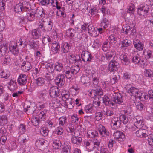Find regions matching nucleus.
<instances>
[{"label":"nucleus","instance_id":"obj_27","mask_svg":"<svg viewBox=\"0 0 153 153\" xmlns=\"http://www.w3.org/2000/svg\"><path fill=\"white\" fill-rule=\"evenodd\" d=\"M22 8H23L22 3H19L16 5L14 7V10L16 13H22Z\"/></svg>","mask_w":153,"mask_h":153},{"label":"nucleus","instance_id":"obj_38","mask_svg":"<svg viewBox=\"0 0 153 153\" xmlns=\"http://www.w3.org/2000/svg\"><path fill=\"white\" fill-rule=\"evenodd\" d=\"M42 43L44 45H49L51 43V40L50 37L46 35L44 36L43 38Z\"/></svg>","mask_w":153,"mask_h":153},{"label":"nucleus","instance_id":"obj_33","mask_svg":"<svg viewBox=\"0 0 153 153\" xmlns=\"http://www.w3.org/2000/svg\"><path fill=\"white\" fill-rule=\"evenodd\" d=\"M69 66H67L64 70V72L66 77L68 79H70L73 74L71 72H70Z\"/></svg>","mask_w":153,"mask_h":153},{"label":"nucleus","instance_id":"obj_19","mask_svg":"<svg viewBox=\"0 0 153 153\" xmlns=\"http://www.w3.org/2000/svg\"><path fill=\"white\" fill-rule=\"evenodd\" d=\"M34 12L36 18H42L45 17V14L43 9H37Z\"/></svg>","mask_w":153,"mask_h":153},{"label":"nucleus","instance_id":"obj_16","mask_svg":"<svg viewBox=\"0 0 153 153\" xmlns=\"http://www.w3.org/2000/svg\"><path fill=\"white\" fill-rule=\"evenodd\" d=\"M60 48L59 43L56 42L52 43L51 49L54 53H56Z\"/></svg>","mask_w":153,"mask_h":153},{"label":"nucleus","instance_id":"obj_28","mask_svg":"<svg viewBox=\"0 0 153 153\" xmlns=\"http://www.w3.org/2000/svg\"><path fill=\"white\" fill-rule=\"evenodd\" d=\"M70 46L68 43H65L63 45L62 48L61 50L62 55H65L69 51Z\"/></svg>","mask_w":153,"mask_h":153},{"label":"nucleus","instance_id":"obj_49","mask_svg":"<svg viewBox=\"0 0 153 153\" xmlns=\"http://www.w3.org/2000/svg\"><path fill=\"white\" fill-rule=\"evenodd\" d=\"M100 102L99 100V98L96 97L93 101V105L95 107H97L100 105Z\"/></svg>","mask_w":153,"mask_h":153},{"label":"nucleus","instance_id":"obj_6","mask_svg":"<svg viewBox=\"0 0 153 153\" xmlns=\"http://www.w3.org/2000/svg\"><path fill=\"white\" fill-rule=\"evenodd\" d=\"M123 96L120 93H114L113 95L112 100L115 103L120 104L123 102Z\"/></svg>","mask_w":153,"mask_h":153},{"label":"nucleus","instance_id":"obj_56","mask_svg":"<svg viewBox=\"0 0 153 153\" xmlns=\"http://www.w3.org/2000/svg\"><path fill=\"white\" fill-rule=\"evenodd\" d=\"M145 75L150 78L152 77L153 76V73L151 70H145L144 71Z\"/></svg>","mask_w":153,"mask_h":153},{"label":"nucleus","instance_id":"obj_21","mask_svg":"<svg viewBox=\"0 0 153 153\" xmlns=\"http://www.w3.org/2000/svg\"><path fill=\"white\" fill-rule=\"evenodd\" d=\"M120 59L121 60L122 63L125 65H128L130 63V60L127 56L124 54H122L120 56Z\"/></svg>","mask_w":153,"mask_h":153},{"label":"nucleus","instance_id":"obj_25","mask_svg":"<svg viewBox=\"0 0 153 153\" xmlns=\"http://www.w3.org/2000/svg\"><path fill=\"white\" fill-rule=\"evenodd\" d=\"M82 139L81 137L78 136H74L71 139V142L74 144L79 145L81 143Z\"/></svg>","mask_w":153,"mask_h":153},{"label":"nucleus","instance_id":"obj_20","mask_svg":"<svg viewBox=\"0 0 153 153\" xmlns=\"http://www.w3.org/2000/svg\"><path fill=\"white\" fill-rule=\"evenodd\" d=\"M7 53L8 48L6 46L3 45L0 46V56H2L7 54Z\"/></svg>","mask_w":153,"mask_h":153},{"label":"nucleus","instance_id":"obj_64","mask_svg":"<svg viewBox=\"0 0 153 153\" xmlns=\"http://www.w3.org/2000/svg\"><path fill=\"white\" fill-rule=\"evenodd\" d=\"M147 140L149 145L153 146V134H150L148 137Z\"/></svg>","mask_w":153,"mask_h":153},{"label":"nucleus","instance_id":"obj_26","mask_svg":"<svg viewBox=\"0 0 153 153\" xmlns=\"http://www.w3.org/2000/svg\"><path fill=\"white\" fill-rule=\"evenodd\" d=\"M66 120L67 118L65 116L60 117L59 119V126L64 128L67 123Z\"/></svg>","mask_w":153,"mask_h":153},{"label":"nucleus","instance_id":"obj_8","mask_svg":"<svg viewBox=\"0 0 153 153\" xmlns=\"http://www.w3.org/2000/svg\"><path fill=\"white\" fill-rule=\"evenodd\" d=\"M65 76L63 74H60L56 77L55 79V82L58 86H62L65 83Z\"/></svg>","mask_w":153,"mask_h":153},{"label":"nucleus","instance_id":"obj_42","mask_svg":"<svg viewBox=\"0 0 153 153\" xmlns=\"http://www.w3.org/2000/svg\"><path fill=\"white\" fill-rule=\"evenodd\" d=\"M36 83L39 86L43 85L45 82L44 79L42 77H39L36 79Z\"/></svg>","mask_w":153,"mask_h":153},{"label":"nucleus","instance_id":"obj_22","mask_svg":"<svg viewBox=\"0 0 153 153\" xmlns=\"http://www.w3.org/2000/svg\"><path fill=\"white\" fill-rule=\"evenodd\" d=\"M27 20L30 21H34L36 18L34 11H33L31 12L27 13Z\"/></svg>","mask_w":153,"mask_h":153},{"label":"nucleus","instance_id":"obj_15","mask_svg":"<svg viewBox=\"0 0 153 153\" xmlns=\"http://www.w3.org/2000/svg\"><path fill=\"white\" fill-rule=\"evenodd\" d=\"M54 69L56 72H60L63 68V64L59 62H56L54 64Z\"/></svg>","mask_w":153,"mask_h":153},{"label":"nucleus","instance_id":"obj_40","mask_svg":"<svg viewBox=\"0 0 153 153\" xmlns=\"http://www.w3.org/2000/svg\"><path fill=\"white\" fill-rule=\"evenodd\" d=\"M46 141L43 139H39L36 140L35 144L37 147H40L44 145L46 143Z\"/></svg>","mask_w":153,"mask_h":153},{"label":"nucleus","instance_id":"obj_44","mask_svg":"<svg viewBox=\"0 0 153 153\" xmlns=\"http://www.w3.org/2000/svg\"><path fill=\"white\" fill-rule=\"evenodd\" d=\"M72 70L71 73L73 74H77L80 70V68L79 66L75 65L71 67Z\"/></svg>","mask_w":153,"mask_h":153},{"label":"nucleus","instance_id":"obj_39","mask_svg":"<svg viewBox=\"0 0 153 153\" xmlns=\"http://www.w3.org/2000/svg\"><path fill=\"white\" fill-rule=\"evenodd\" d=\"M81 82L84 84H89L90 82V78L87 76H82L81 77Z\"/></svg>","mask_w":153,"mask_h":153},{"label":"nucleus","instance_id":"obj_51","mask_svg":"<svg viewBox=\"0 0 153 153\" xmlns=\"http://www.w3.org/2000/svg\"><path fill=\"white\" fill-rule=\"evenodd\" d=\"M65 101V105L67 107L70 109L72 107L71 104V99L69 98L68 99L66 100Z\"/></svg>","mask_w":153,"mask_h":153},{"label":"nucleus","instance_id":"obj_63","mask_svg":"<svg viewBox=\"0 0 153 153\" xmlns=\"http://www.w3.org/2000/svg\"><path fill=\"white\" fill-rule=\"evenodd\" d=\"M109 40L111 43H115L117 41V38L114 35H111L109 37Z\"/></svg>","mask_w":153,"mask_h":153},{"label":"nucleus","instance_id":"obj_57","mask_svg":"<svg viewBox=\"0 0 153 153\" xmlns=\"http://www.w3.org/2000/svg\"><path fill=\"white\" fill-rule=\"evenodd\" d=\"M63 128L59 126L56 129L55 131L56 133L58 135H61L63 132Z\"/></svg>","mask_w":153,"mask_h":153},{"label":"nucleus","instance_id":"obj_4","mask_svg":"<svg viewBox=\"0 0 153 153\" xmlns=\"http://www.w3.org/2000/svg\"><path fill=\"white\" fill-rule=\"evenodd\" d=\"M119 64L117 60H112L110 62L108 69L110 72H114L117 70L119 67Z\"/></svg>","mask_w":153,"mask_h":153},{"label":"nucleus","instance_id":"obj_31","mask_svg":"<svg viewBox=\"0 0 153 153\" xmlns=\"http://www.w3.org/2000/svg\"><path fill=\"white\" fill-rule=\"evenodd\" d=\"M7 118L6 115H2L0 116V125H4L7 123Z\"/></svg>","mask_w":153,"mask_h":153},{"label":"nucleus","instance_id":"obj_62","mask_svg":"<svg viewBox=\"0 0 153 153\" xmlns=\"http://www.w3.org/2000/svg\"><path fill=\"white\" fill-rule=\"evenodd\" d=\"M144 53L145 58L146 59H149L151 57L152 51H151L148 50L146 51V52H144Z\"/></svg>","mask_w":153,"mask_h":153},{"label":"nucleus","instance_id":"obj_50","mask_svg":"<svg viewBox=\"0 0 153 153\" xmlns=\"http://www.w3.org/2000/svg\"><path fill=\"white\" fill-rule=\"evenodd\" d=\"M61 146V143L59 140L54 141L53 144V146L55 149H58Z\"/></svg>","mask_w":153,"mask_h":153},{"label":"nucleus","instance_id":"obj_13","mask_svg":"<svg viewBox=\"0 0 153 153\" xmlns=\"http://www.w3.org/2000/svg\"><path fill=\"white\" fill-rule=\"evenodd\" d=\"M18 82L20 85H23L27 82V76L24 74H20L19 77L17 80Z\"/></svg>","mask_w":153,"mask_h":153},{"label":"nucleus","instance_id":"obj_17","mask_svg":"<svg viewBox=\"0 0 153 153\" xmlns=\"http://www.w3.org/2000/svg\"><path fill=\"white\" fill-rule=\"evenodd\" d=\"M8 84L9 85L8 88L9 89L12 91H13L14 90L17 88L16 82L15 81L11 79Z\"/></svg>","mask_w":153,"mask_h":153},{"label":"nucleus","instance_id":"obj_36","mask_svg":"<svg viewBox=\"0 0 153 153\" xmlns=\"http://www.w3.org/2000/svg\"><path fill=\"white\" fill-rule=\"evenodd\" d=\"M47 110L44 109L43 111L40 112L39 114V118L42 121H45L46 120V114Z\"/></svg>","mask_w":153,"mask_h":153},{"label":"nucleus","instance_id":"obj_11","mask_svg":"<svg viewBox=\"0 0 153 153\" xmlns=\"http://www.w3.org/2000/svg\"><path fill=\"white\" fill-rule=\"evenodd\" d=\"M82 60L85 62L90 61L91 59L92 56L87 51H84L81 54Z\"/></svg>","mask_w":153,"mask_h":153},{"label":"nucleus","instance_id":"obj_35","mask_svg":"<svg viewBox=\"0 0 153 153\" xmlns=\"http://www.w3.org/2000/svg\"><path fill=\"white\" fill-rule=\"evenodd\" d=\"M28 136L26 134H24L21 136H20L18 138L19 141L21 143H24L27 141Z\"/></svg>","mask_w":153,"mask_h":153},{"label":"nucleus","instance_id":"obj_2","mask_svg":"<svg viewBox=\"0 0 153 153\" xmlns=\"http://www.w3.org/2000/svg\"><path fill=\"white\" fill-rule=\"evenodd\" d=\"M121 124V120L120 118L115 117L112 118L111 124L112 129H117L120 127Z\"/></svg>","mask_w":153,"mask_h":153},{"label":"nucleus","instance_id":"obj_59","mask_svg":"<svg viewBox=\"0 0 153 153\" xmlns=\"http://www.w3.org/2000/svg\"><path fill=\"white\" fill-rule=\"evenodd\" d=\"M60 102H58L56 100H55L54 101L52 102V103L51 104V105L54 108H56L60 105Z\"/></svg>","mask_w":153,"mask_h":153},{"label":"nucleus","instance_id":"obj_47","mask_svg":"<svg viewBox=\"0 0 153 153\" xmlns=\"http://www.w3.org/2000/svg\"><path fill=\"white\" fill-rule=\"evenodd\" d=\"M71 120L73 123H79V118L76 114H74L71 116Z\"/></svg>","mask_w":153,"mask_h":153},{"label":"nucleus","instance_id":"obj_9","mask_svg":"<svg viewBox=\"0 0 153 153\" xmlns=\"http://www.w3.org/2000/svg\"><path fill=\"white\" fill-rule=\"evenodd\" d=\"M21 68L24 72H27L31 68L32 66L29 62L24 61L21 64Z\"/></svg>","mask_w":153,"mask_h":153},{"label":"nucleus","instance_id":"obj_34","mask_svg":"<svg viewBox=\"0 0 153 153\" xmlns=\"http://www.w3.org/2000/svg\"><path fill=\"white\" fill-rule=\"evenodd\" d=\"M85 144L86 149L90 151L93 150L95 147L93 145V143L91 141H86Z\"/></svg>","mask_w":153,"mask_h":153},{"label":"nucleus","instance_id":"obj_46","mask_svg":"<svg viewBox=\"0 0 153 153\" xmlns=\"http://www.w3.org/2000/svg\"><path fill=\"white\" fill-rule=\"evenodd\" d=\"M131 42L127 39H126L122 42L121 47H126L129 46L131 44Z\"/></svg>","mask_w":153,"mask_h":153},{"label":"nucleus","instance_id":"obj_60","mask_svg":"<svg viewBox=\"0 0 153 153\" xmlns=\"http://www.w3.org/2000/svg\"><path fill=\"white\" fill-rule=\"evenodd\" d=\"M1 136L0 138V143L2 145L5 144L7 140V137L6 135H1Z\"/></svg>","mask_w":153,"mask_h":153},{"label":"nucleus","instance_id":"obj_48","mask_svg":"<svg viewBox=\"0 0 153 153\" xmlns=\"http://www.w3.org/2000/svg\"><path fill=\"white\" fill-rule=\"evenodd\" d=\"M71 150V148L70 146L66 145L63 148L62 152V153H70Z\"/></svg>","mask_w":153,"mask_h":153},{"label":"nucleus","instance_id":"obj_1","mask_svg":"<svg viewBox=\"0 0 153 153\" xmlns=\"http://www.w3.org/2000/svg\"><path fill=\"white\" fill-rule=\"evenodd\" d=\"M38 25L40 28L45 31H48L52 28V25L50 21L45 22L42 21L39 22Z\"/></svg>","mask_w":153,"mask_h":153},{"label":"nucleus","instance_id":"obj_7","mask_svg":"<svg viewBox=\"0 0 153 153\" xmlns=\"http://www.w3.org/2000/svg\"><path fill=\"white\" fill-rule=\"evenodd\" d=\"M136 121L134 123L135 126L137 128H140L144 125V123L143 118L141 116H137L135 118Z\"/></svg>","mask_w":153,"mask_h":153},{"label":"nucleus","instance_id":"obj_14","mask_svg":"<svg viewBox=\"0 0 153 153\" xmlns=\"http://www.w3.org/2000/svg\"><path fill=\"white\" fill-rule=\"evenodd\" d=\"M147 131L145 129H140L136 132V135L138 137H146L147 136Z\"/></svg>","mask_w":153,"mask_h":153},{"label":"nucleus","instance_id":"obj_55","mask_svg":"<svg viewBox=\"0 0 153 153\" xmlns=\"http://www.w3.org/2000/svg\"><path fill=\"white\" fill-rule=\"evenodd\" d=\"M40 132L41 134L44 136H46L48 134V130L45 128H43L40 129Z\"/></svg>","mask_w":153,"mask_h":153},{"label":"nucleus","instance_id":"obj_23","mask_svg":"<svg viewBox=\"0 0 153 153\" xmlns=\"http://www.w3.org/2000/svg\"><path fill=\"white\" fill-rule=\"evenodd\" d=\"M105 114L106 113L104 111L96 112L95 116V119L97 121H99L105 117Z\"/></svg>","mask_w":153,"mask_h":153},{"label":"nucleus","instance_id":"obj_3","mask_svg":"<svg viewBox=\"0 0 153 153\" xmlns=\"http://www.w3.org/2000/svg\"><path fill=\"white\" fill-rule=\"evenodd\" d=\"M128 92L131 96H133V99L136 98H140L141 96V93L139 92V90L135 87L130 88L128 91Z\"/></svg>","mask_w":153,"mask_h":153},{"label":"nucleus","instance_id":"obj_45","mask_svg":"<svg viewBox=\"0 0 153 153\" xmlns=\"http://www.w3.org/2000/svg\"><path fill=\"white\" fill-rule=\"evenodd\" d=\"M9 49L15 55L17 54L19 52V50L16 46H11L10 47Z\"/></svg>","mask_w":153,"mask_h":153},{"label":"nucleus","instance_id":"obj_53","mask_svg":"<svg viewBox=\"0 0 153 153\" xmlns=\"http://www.w3.org/2000/svg\"><path fill=\"white\" fill-rule=\"evenodd\" d=\"M140 60L141 59L139 57V55L138 54L136 56H134L132 58V61L135 64L139 63Z\"/></svg>","mask_w":153,"mask_h":153},{"label":"nucleus","instance_id":"obj_52","mask_svg":"<svg viewBox=\"0 0 153 153\" xmlns=\"http://www.w3.org/2000/svg\"><path fill=\"white\" fill-rule=\"evenodd\" d=\"M135 11V6L132 4H130L129 8H128V13H129L130 14H133Z\"/></svg>","mask_w":153,"mask_h":153},{"label":"nucleus","instance_id":"obj_54","mask_svg":"<svg viewBox=\"0 0 153 153\" xmlns=\"http://www.w3.org/2000/svg\"><path fill=\"white\" fill-rule=\"evenodd\" d=\"M103 103L106 105H108L110 102V100L108 96L104 95L103 97Z\"/></svg>","mask_w":153,"mask_h":153},{"label":"nucleus","instance_id":"obj_24","mask_svg":"<svg viewBox=\"0 0 153 153\" xmlns=\"http://www.w3.org/2000/svg\"><path fill=\"white\" fill-rule=\"evenodd\" d=\"M134 44L135 47L139 51L143 49V45L141 44L140 41L137 39L135 40L134 42Z\"/></svg>","mask_w":153,"mask_h":153},{"label":"nucleus","instance_id":"obj_29","mask_svg":"<svg viewBox=\"0 0 153 153\" xmlns=\"http://www.w3.org/2000/svg\"><path fill=\"white\" fill-rule=\"evenodd\" d=\"M75 30L72 28H70L66 31V36L70 39L72 38L74 36Z\"/></svg>","mask_w":153,"mask_h":153},{"label":"nucleus","instance_id":"obj_18","mask_svg":"<svg viewBox=\"0 0 153 153\" xmlns=\"http://www.w3.org/2000/svg\"><path fill=\"white\" fill-rule=\"evenodd\" d=\"M32 35L34 39H38L41 36L40 30L39 29L33 30L32 31Z\"/></svg>","mask_w":153,"mask_h":153},{"label":"nucleus","instance_id":"obj_58","mask_svg":"<svg viewBox=\"0 0 153 153\" xmlns=\"http://www.w3.org/2000/svg\"><path fill=\"white\" fill-rule=\"evenodd\" d=\"M131 29L132 28H131L130 26L128 25H126L123 27L122 30L123 32L125 33L126 34H127Z\"/></svg>","mask_w":153,"mask_h":153},{"label":"nucleus","instance_id":"obj_43","mask_svg":"<svg viewBox=\"0 0 153 153\" xmlns=\"http://www.w3.org/2000/svg\"><path fill=\"white\" fill-rule=\"evenodd\" d=\"M105 57L107 59L109 60L112 57H114V52L112 51H109L107 52L105 54Z\"/></svg>","mask_w":153,"mask_h":153},{"label":"nucleus","instance_id":"obj_10","mask_svg":"<svg viewBox=\"0 0 153 153\" xmlns=\"http://www.w3.org/2000/svg\"><path fill=\"white\" fill-rule=\"evenodd\" d=\"M99 131L100 134L102 136L106 137L109 136V133L107 131L105 127L102 125H100L99 126Z\"/></svg>","mask_w":153,"mask_h":153},{"label":"nucleus","instance_id":"obj_37","mask_svg":"<svg viewBox=\"0 0 153 153\" xmlns=\"http://www.w3.org/2000/svg\"><path fill=\"white\" fill-rule=\"evenodd\" d=\"M57 74L56 72H54L53 73H48L46 74L45 77L48 80L50 81L53 79L54 77Z\"/></svg>","mask_w":153,"mask_h":153},{"label":"nucleus","instance_id":"obj_32","mask_svg":"<svg viewBox=\"0 0 153 153\" xmlns=\"http://www.w3.org/2000/svg\"><path fill=\"white\" fill-rule=\"evenodd\" d=\"M37 116H33L31 120V123L33 125L35 126L39 125V123L41 122Z\"/></svg>","mask_w":153,"mask_h":153},{"label":"nucleus","instance_id":"obj_30","mask_svg":"<svg viewBox=\"0 0 153 153\" xmlns=\"http://www.w3.org/2000/svg\"><path fill=\"white\" fill-rule=\"evenodd\" d=\"M10 75V72L7 71H2L0 73V76L1 77L4 78L6 79H8Z\"/></svg>","mask_w":153,"mask_h":153},{"label":"nucleus","instance_id":"obj_5","mask_svg":"<svg viewBox=\"0 0 153 153\" xmlns=\"http://www.w3.org/2000/svg\"><path fill=\"white\" fill-rule=\"evenodd\" d=\"M149 9V6L147 4L141 5L140 7L138 8V14L140 16H144L147 15Z\"/></svg>","mask_w":153,"mask_h":153},{"label":"nucleus","instance_id":"obj_41","mask_svg":"<svg viewBox=\"0 0 153 153\" xmlns=\"http://www.w3.org/2000/svg\"><path fill=\"white\" fill-rule=\"evenodd\" d=\"M87 134L90 137L94 138L97 137L98 135V134L97 131H89L87 132Z\"/></svg>","mask_w":153,"mask_h":153},{"label":"nucleus","instance_id":"obj_61","mask_svg":"<svg viewBox=\"0 0 153 153\" xmlns=\"http://www.w3.org/2000/svg\"><path fill=\"white\" fill-rule=\"evenodd\" d=\"M120 119L123 120V123L124 124H126L128 121V117L123 114H122L120 116Z\"/></svg>","mask_w":153,"mask_h":153},{"label":"nucleus","instance_id":"obj_12","mask_svg":"<svg viewBox=\"0 0 153 153\" xmlns=\"http://www.w3.org/2000/svg\"><path fill=\"white\" fill-rule=\"evenodd\" d=\"M49 94L50 96L53 98L58 97L59 94L58 88L56 86L51 88L49 91Z\"/></svg>","mask_w":153,"mask_h":153}]
</instances>
